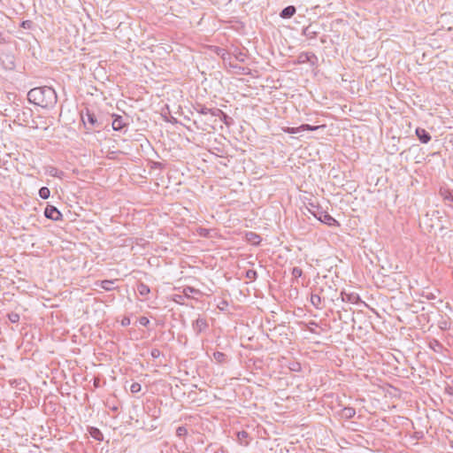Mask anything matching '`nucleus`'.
<instances>
[{
  "instance_id": "obj_1",
  "label": "nucleus",
  "mask_w": 453,
  "mask_h": 453,
  "mask_svg": "<svg viewBox=\"0 0 453 453\" xmlns=\"http://www.w3.org/2000/svg\"><path fill=\"white\" fill-rule=\"evenodd\" d=\"M27 99L44 110H50L57 104V94L51 87H37L29 90Z\"/></svg>"
},
{
  "instance_id": "obj_2",
  "label": "nucleus",
  "mask_w": 453,
  "mask_h": 453,
  "mask_svg": "<svg viewBox=\"0 0 453 453\" xmlns=\"http://www.w3.org/2000/svg\"><path fill=\"white\" fill-rule=\"evenodd\" d=\"M309 211L320 222H322L329 226H340L339 222L326 211H322L319 210L311 211L310 209H309Z\"/></svg>"
},
{
  "instance_id": "obj_3",
  "label": "nucleus",
  "mask_w": 453,
  "mask_h": 453,
  "mask_svg": "<svg viewBox=\"0 0 453 453\" xmlns=\"http://www.w3.org/2000/svg\"><path fill=\"white\" fill-rule=\"evenodd\" d=\"M325 127H326L325 124H320V125H317V126H311V125L305 124V125H302L298 127H287L286 129H284V131L287 133H289V134H296V133H298L300 131H304V130L314 131V130H317L319 128Z\"/></svg>"
},
{
  "instance_id": "obj_4",
  "label": "nucleus",
  "mask_w": 453,
  "mask_h": 453,
  "mask_svg": "<svg viewBox=\"0 0 453 453\" xmlns=\"http://www.w3.org/2000/svg\"><path fill=\"white\" fill-rule=\"evenodd\" d=\"M44 215L46 218L53 219V220H58L61 218L60 211L52 205H48L45 208Z\"/></svg>"
},
{
  "instance_id": "obj_5",
  "label": "nucleus",
  "mask_w": 453,
  "mask_h": 453,
  "mask_svg": "<svg viewBox=\"0 0 453 453\" xmlns=\"http://www.w3.org/2000/svg\"><path fill=\"white\" fill-rule=\"evenodd\" d=\"M193 328L197 334L203 332L208 328L207 320L203 318H197L193 323Z\"/></svg>"
},
{
  "instance_id": "obj_6",
  "label": "nucleus",
  "mask_w": 453,
  "mask_h": 453,
  "mask_svg": "<svg viewBox=\"0 0 453 453\" xmlns=\"http://www.w3.org/2000/svg\"><path fill=\"white\" fill-rule=\"evenodd\" d=\"M296 12V8L294 5H288L281 10L280 17L287 19L292 18Z\"/></svg>"
},
{
  "instance_id": "obj_7",
  "label": "nucleus",
  "mask_w": 453,
  "mask_h": 453,
  "mask_svg": "<svg viewBox=\"0 0 453 453\" xmlns=\"http://www.w3.org/2000/svg\"><path fill=\"white\" fill-rule=\"evenodd\" d=\"M416 134L423 143H427L431 140L430 134L424 128L418 127L416 129Z\"/></svg>"
},
{
  "instance_id": "obj_8",
  "label": "nucleus",
  "mask_w": 453,
  "mask_h": 453,
  "mask_svg": "<svg viewBox=\"0 0 453 453\" xmlns=\"http://www.w3.org/2000/svg\"><path fill=\"white\" fill-rule=\"evenodd\" d=\"M303 35L309 39L316 38L318 31L315 29L313 25H309L303 29Z\"/></svg>"
},
{
  "instance_id": "obj_9",
  "label": "nucleus",
  "mask_w": 453,
  "mask_h": 453,
  "mask_svg": "<svg viewBox=\"0 0 453 453\" xmlns=\"http://www.w3.org/2000/svg\"><path fill=\"white\" fill-rule=\"evenodd\" d=\"M127 125V121L123 119L121 115H116V119L112 121V128L114 130H120Z\"/></svg>"
},
{
  "instance_id": "obj_10",
  "label": "nucleus",
  "mask_w": 453,
  "mask_h": 453,
  "mask_svg": "<svg viewBox=\"0 0 453 453\" xmlns=\"http://www.w3.org/2000/svg\"><path fill=\"white\" fill-rule=\"evenodd\" d=\"M115 281H116V280H104L96 282V285L100 286L103 289H104L106 291H110L114 288L113 285H114Z\"/></svg>"
},
{
  "instance_id": "obj_11",
  "label": "nucleus",
  "mask_w": 453,
  "mask_h": 453,
  "mask_svg": "<svg viewBox=\"0 0 453 453\" xmlns=\"http://www.w3.org/2000/svg\"><path fill=\"white\" fill-rule=\"evenodd\" d=\"M246 240L253 244V245H257V244H259L260 242H261V237L257 234L256 233H253V232H249L246 234Z\"/></svg>"
},
{
  "instance_id": "obj_12",
  "label": "nucleus",
  "mask_w": 453,
  "mask_h": 453,
  "mask_svg": "<svg viewBox=\"0 0 453 453\" xmlns=\"http://www.w3.org/2000/svg\"><path fill=\"white\" fill-rule=\"evenodd\" d=\"M81 121L86 126L88 123L91 126H95L97 122L96 115H81Z\"/></svg>"
},
{
  "instance_id": "obj_13",
  "label": "nucleus",
  "mask_w": 453,
  "mask_h": 453,
  "mask_svg": "<svg viewBox=\"0 0 453 453\" xmlns=\"http://www.w3.org/2000/svg\"><path fill=\"white\" fill-rule=\"evenodd\" d=\"M47 173L50 176L57 177V178H59V179H62L63 176H64V173L62 171H59L58 168H56L54 166H48L47 167Z\"/></svg>"
},
{
  "instance_id": "obj_14",
  "label": "nucleus",
  "mask_w": 453,
  "mask_h": 453,
  "mask_svg": "<svg viewBox=\"0 0 453 453\" xmlns=\"http://www.w3.org/2000/svg\"><path fill=\"white\" fill-rule=\"evenodd\" d=\"M137 291H138L139 295H141L142 296H146L150 293V288L142 282L138 284Z\"/></svg>"
},
{
  "instance_id": "obj_15",
  "label": "nucleus",
  "mask_w": 453,
  "mask_h": 453,
  "mask_svg": "<svg viewBox=\"0 0 453 453\" xmlns=\"http://www.w3.org/2000/svg\"><path fill=\"white\" fill-rule=\"evenodd\" d=\"M440 195L444 200H449L453 202V193L449 188H441L440 189Z\"/></svg>"
},
{
  "instance_id": "obj_16",
  "label": "nucleus",
  "mask_w": 453,
  "mask_h": 453,
  "mask_svg": "<svg viewBox=\"0 0 453 453\" xmlns=\"http://www.w3.org/2000/svg\"><path fill=\"white\" fill-rule=\"evenodd\" d=\"M342 301H349L350 303H355L358 300V296L355 295V294L342 293Z\"/></svg>"
},
{
  "instance_id": "obj_17",
  "label": "nucleus",
  "mask_w": 453,
  "mask_h": 453,
  "mask_svg": "<svg viewBox=\"0 0 453 453\" xmlns=\"http://www.w3.org/2000/svg\"><path fill=\"white\" fill-rule=\"evenodd\" d=\"M356 414V411L351 407H346L342 411V416L345 418H351Z\"/></svg>"
},
{
  "instance_id": "obj_18",
  "label": "nucleus",
  "mask_w": 453,
  "mask_h": 453,
  "mask_svg": "<svg viewBox=\"0 0 453 453\" xmlns=\"http://www.w3.org/2000/svg\"><path fill=\"white\" fill-rule=\"evenodd\" d=\"M237 438H238V441L241 444H243V445H248V441H247V438H248V433L245 432V431H241L237 434Z\"/></svg>"
},
{
  "instance_id": "obj_19",
  "label": "nucleus",
  "mask_w": 453,
  "mask_h": 453,
  "mask_svg": "<svg viewBox=\"0 0 453 453\" xmlns=\"http://www.w3.org/2000/svg\"><path fill=\"white\" fill-rule=\"evenodd\" d=\"M198 293H199L198 290H196V289H195L194 288H191V287H186L182 290L183 296L188 297V298L191 297V296L193 294H198Z\"/></svg>"
},
{
  "instance_id": "obj_20",
  "label": "nucleus",
  "mask_w": 453,
  "mask_h": 453,
  "mask_svg": "<svg viewBox=\"0 0 453 453\" xmlns=\"http://www.w3.org/2000/svg\"><path fill=\"white\" fill-rule=\"evenodd\" d=\"M213 358L219 364H222L226 361V355L223 352L216 351L213 353Z\"/></svg>"
},
{
  "instance_id": "obj_21",
  "label": "nucleus",
  "mask_w": 453,
  "mask_h": 453,
  "mask_svg": "<svg viewBox=\"0 0 453 453\" xmlns=\"http://www.w3.org/2000/svg\"><path fill=\"white\" fill-rule=\"evenodd\" d=\"M50 191L47 187H42L39 189V196L42 199H47L50 197Z\"/></svg>"
},
{
  "instance_id": "obj_22",
  "label": "nucleus",
  "mask_w": 453,
  "mask_h": 453,
  "mask_svg": "<svg viewBox=\"0 0 453 453\" xmlns=\"http://www.w3.org/2000/svg\"><path fill=\"white\" fill-rule=\"evenodd\" d=\"M311 303H312L315 307L319 308V304H320V302H321V299H320L319 296H318V295H311Z\"/></svg>"
},
{
  "instance_id": "obj_23",
  "label": "nucleus",
  "mask_w": 453,
  "mask_h": 453,
  "mask_svg": "<svg viewBox=\"0 0 453 453\" xmlns=\"http://www.w3.org/2000/svg\"><path fill=\"white\" fill-rule=\"evenodd\" d=\"M142 389V387H141V384L138 383V382H134L131 386H130V390L132 393H138L140 392Z\"/></svg>"
},
{
  "instance_id": "obj_24",
  "label": "nucleus",
  "mask_w": 453,
  "mask_h": 453,
  "mask_svg": "<svg viewBox=\"0 0 453 453\" xmlns=\"http://www.w3.org/2000/svg\"><path fill=\"white\" fill-rule=\"evenodd\" d=\"M311 58H315L314 54L305 53L302 54L299 58L300 62L311 61Z\"/></svg>"
},
{
  "instance_id": "obj_25",
  "label": "nucleus",
  "mask_w": 453,
  "mask_h": 453,
  "mask_svg": "<svg viewBox=\"0 0 453 453\" xmlns=\"http://www.w3.org/2000/svg\"><path fill=\"white\" fill-rule=\"evenodd\" d=\"M8 317L12 323H16L19 320V315L18 313H11L8 315Z\"/></svg>"
},
{
  "instance_id": "obj_26",
  "label": "nucleus",
  "mask_w": 453,
  "mask_h": 453,
  "mask_svg": "<svg viewBox=\"0 0 453 453\" xmlns=\"http://www.w3.org/2000/svg\"><path fill=\"white\" fill-rule=\"evenodd\" d=\"M163 119L167 121V122H171V123H177L175 118L173 116V115H166V114H164L162 115Z\"/></svg>"
},
{
  "instance_id": "obj_27",
  "label": "nucleus",
  "mask_w": 453,
  "mask_h": 453,
  "mask_svg": "<svg viewBox=\"0 0 453 453\" xmlns=\"http://www.w3.org/2000/svg\"><path fill=\"white\" fill-rule=\"evenodd\" d=\"M302 269L298 268V267H294L293 270H292V274L293 276H295L296 278L297 277H301L302 276Z\"/></svg>"
},
{
  "instance_id": "obj_28",
  "label": "nucleus",
  "mask_w": 453,
  "mask_h": 453,
  "mask_svg": "<svg viewBox=\"0 0 453 453\" xmlns=\"http://www.w3.org/2000/svg\"><path fill=\"white\" fill-rule=\"evenodd\" d=\"M150 355H151V357H152L153 358H157V357H160L161 352H160V350H159V349H153L151 350V352H150Z\"/></svg>"
},
{
  "instance_id": "obj_29",
  "label": "nucleus",
  "mask_w": 453,
  "mask_h": 453,
  "mask_svg": "<svg viewBox=\"0 0 453 453\" xmlns=\"http://www.w3.org/2000/svg\"><path fill=\"white\" fill-rule=\"evenodd\" d=\"M187 434V429L183 426H180L178 427L177 429V435L178 436H181L183 434Z\"/></svg>"
},
{
  "instance_id": "obj_30",
  "label": "nucleus",
  "mask_w": 453,
  "mask_h": 453,
  "mask_svg": "<svg viewBox=\"0 0 453 453\" xmlns=\"http://www.w3.org/2000/svg\"><path fill=\"white\" fill-rule=\"evenodd\" d=\"M139 323L142 325V326H147L149 323H150V320L149 319H147L146 317H141L139 319Z\"/></svg>"
},
{
  "instance_id": "obj_31",
  "label": "nucleus",
  "mask_w": 453,
  "mask_h": 453,
  "mask_svg": "<svg viewBox=\"0 0 453 453\" xmlns=\"http://www.w3.org/2000/svg\"><path fill=\"white\" fill-rule=\"evenodd\" d=\"M182 297L181 295H175L173 300L178 303H183Z\"/></svg>"
},
{
  "instance_id": "obj_32",
  "label": "nucleus",
  "mask_w": 453,
  "mask_h": 453,
  "mask_svg": "<svg viewBox=\"0 0 453 453\" xmlns=\"http://www.w3.org/2000/svg\"><path fill=\"white\" fill-rule=\"evenodd\" d=\"M21 27L23 28H30L31 27V21L30 20H25L21 23Z\"/></svg>"
},
{
  "instance_id": "obj_33",
  "label": "nucleus",
  "mask_w": 453,
  "mask_h": 453,
  "mask_svg": "<svg viewBox=\"0 0 453 453\" xmlns=\"http://www.w3.org/2000/svg\"><path fill=\"white\" fill-rule=\"evenodd\" d=\"M221 116H222V118H223V119H224V122H225L226 125H228V124H229V122H228V115L224 114V115H221Z\"/></svg>"
},
{
  "instance_id": "obj_34",
  "label": "nucleus",
  "mask_w": 453,
  "mask_h": 453,
  "mask_svg": "<svg viewBox=\"0 0 453 453\" xmlns=\"http://www.w3.org/2000/svg\"><path fill=\"white\" fill-rule=\"evenodd\" d=\"M256 274V272H253V271H249L247 273V277L248 278H251L252 276H254Z\"/></svg>"
},
{
  "instance_id": "obj_35",
  "label": "nucleus",
  "mask_w": 453,
  "mask_h": 453,
  "mask_svg": "<svg viewBox=\"0 0 453 453\" xmlns=\"http://www.w3.org/2000/svg\"><path fill=\"white\" fill-rule=\"evenodd\" d=\"M129 319H125L123 321H122V325L126 326V325H129Z\"/></svg>"
},
{
  "instance_id": "obj_36",
  "label": "nucleus",
  "mask_w": 453,
  "mask_h": 453,
  "mask_svg": "<svg viewBox=\"0 0 453 453\" xmlns=\"http://www.w3.org/2000/svg\"><path fill=\"white\" fill-rule=\"evenodd\" d=\"M198 113L203 114V113H206V112L204 111L203 109H202L201 111H198Z\"/></svg>"
},
{
  "instance_id": "obj_37",
  "label": "nucleus",
  "mask_w": 453,
  "mask_h": 453,
  "mask_svg": "<svg viewBox=\"0 0 453 453\" xmlns=\"http://www.w3.org/2000/svg\"><path fill=\"white\" fill-rule=\"evenodd\" d=\"M3 39V35L2 33L0 32V41Z\"/></svg>"
}]
</instances>
